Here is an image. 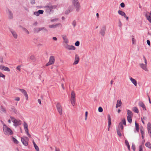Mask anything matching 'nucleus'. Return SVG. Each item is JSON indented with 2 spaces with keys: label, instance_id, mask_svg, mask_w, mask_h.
<instances>
[{
  "label": "nucleus",
  "instance_id": "c9c22d12",
  "mask_svg": "<svg viewBox=\"0 0 151 151\" xmlns=\"http://www.w3.org/2000/svg\"><path fill=\"white\" fill-rule=\"evenodd\" d=\"M23 125L24 129L28 128V125L26 122H24L23 124Z\"/></svg>",
  "mask_w": 151,
  "mask_h": 151
},
{
  "label": "nucleus",
  "instance_id": "680f3d73",
  "mask_svg": "<svg viewBox=\"0 0 151 151\" xmlns=\"http://www.w3.org/2000/svg\"><path fill=\"white\" fill-rule=\"evenodd\" d=\"M61 86H62V88L63 89V90H64L65 89V87H64V86L63 84L62 83L61 84Z\"/></svg>",
  "mask_w": 151,
  "mask_h": 151
},
{
  "label": "nucleus",
  "instance_id": "a19ab883",
  "mask_svg": "<svg viewBox=\"0 0 151 151\" xmlns=\"http://www.w3.org/2000/svg\"><path fill=\"white\" fill-rule=\"evenodd\" d=\"M1 77L3 78L4 79H5V76L2 74V73L0 72V78Z\"/></svg>",
  "mask_w": 151,
  "mask_h": 151
},
{
  "label": "nucleus",
  "instance_id": "4be33fe9",
  "mask_svg": "<svg viewBox=\"0 0 151 151\" xmlns=\"http://www.w3.org/2000/svg\"><path fill=\"white\" fill-rule=\"evenodd\" d=\"M118 13L119 15L122 16L124 17L126 15V14L124 12L120 10H119L118 11Z\"/></svg>",
  "mask_w": 151,
  "mask_h": 151
},
{
  "label": "nucleus",
  "instance_id": "b1692460",
  "mask_svg": "<svg viewBox=\"0 0 151 151\" xmlns=\"http://www.w3.org/2000/svg\"><path fill=\"white\" fill-rule=\"evenodd\" d=\"M11 33L12 34V35L14 37L15 39L17 38V34L14 31H11Z\"/></svg>",
  "mask_w": 151,
  "mask_h": 151
},
{
  "label": "nucleus",
  "instance_id": "09e8293b",
  "mask_svg": "<svg viewBox=\"0 0 151 151\" xmlns=\"http://www.w3.org/2000/svg\"><path fill=\"white\" fill-rule=\"evenodd\" d=\"M72 24L74 26V27H75L76 26V22L75 20H74Z\"/></svg>",
  "mask_w": 151,
  "mask_h": 151
},
{
  "label": "nucleus",
  "instance_id": "37998d69",
  "mask_svg": "<svg viewBox=\"0 0 151 151\" xmlns=\"http://www.w3.org/2000/svg\"><path fill=\"white\" fill-rule=\"evenodd\" d=\"M12 111L14 112L15 114H16L17 113V111L15 108H12Z\"/></svg>",
  "mask_w": 151,
  "mask_h": 151
},
{
  "label": "nucleus",
  "instance_id": "2eb2a0df",
  "mask_svg": "<svg viewBox=\"0 0 151 151\" xmlns=\"http://www.w3.org/2000/svg\"><path fill=\"white\" fill-rule=\"evenodd\" d=\"M79 58L78 56L77 55H76L75 58V61L73 63V65H76L79 62Z\"/></svg>",
  "mask_w": 151,
  "mask_h": 151
},
{
  "label": "nucleus",
  "instance_id": "bf43d9fd",
  "mask_svg": "<svg viewBox=\"0 0 151 151\" xmlns=\"http://www.w3.org/2000/svg\"><path fill=\"white\" fill-rule=\"evenodd\" d=\"M147 44L150 46V40H147Z\"/></svg>",
  "mask_w": 151,
  "mask_h": 151
},
{
  "label": "nucleus",
  "instance_id": "774afa93",
  "mask_svg": "<svg viewBox=\"0 0 151 151\" xmlns=\"http://www.w3.org/2000/svg\"><path fill=\"white\" fill-rule=\"evenodd\" d=\"M55 151H60V150L59 148H56Z\"/></svg>",
  "mask_w": 151,
  "mask_h": 151
},
{
  "label": "nucleus",
  "instance_id": "c03bdc74",
  "mask_svg": "<svg viewBox=\"0 0 151 151\" xmlns=\"http://www.w3.org/2000/svg\"><path fill=\"white\" fill-rule=\"evenodd\" d=\"M39 14H42L43 13L44 11L42 10H40L38 11Z\"/></svg>",
  "mask_w": 151,
  "mask_h": 151
},
{
  "label": "nucleus",
  "instance_id": "4c0bfd02",
  "mask_svg": "<svg viewBox=\"0 0 151 151\" xmlns=\"http://www.w3.org/2000/svg\"><path fill=\"white\" fill-rule=\"evenodd\" d=\"M139 151H143V149L142 145H140L139 148Z\"/></svg>",
  "mask_w": 151,
  "mask_h": 151
},
{
  "label": "nucleus",
  "instance_id": "79ce46f5",
  "mask_svg": "<svg viewBox=\"0 0 151 151\" xmlns=\"http://www.w3.org/2000/svg\"><path fill=\"white\" fill-rule=\"evenodd\" d=\"M88 114V112L87 111H86L85 112V120H87Z\"/></svg>",
  "mask_w": 151,
  "mask_h": 151
},
{
  "label": "nucleus",
  "instance_id": "de8ad7c7",
  "mask_svg": "<svg viewBox=\"0 0 151 151\" xmlns=\"http://www.w3.org/2000/svg\"><path fill=\"white\" fill-rule=\"evenodd\" d=\"M132 149L134 151L135 150V145L134 144H132Z\"/></svg>",
  "mask_w": 151,
  "mask_h": 151
},
{
  "label": "nucleus",
  "instance_id": "13d9d810",
  "mask_svg": "<svg viewBox=\"0 0 151 151\" xmlns=\"http://www.w3.org/2000/svg\"><path fill=\"white\" fill-rule=\"evenodd\" d=\"M15 100H16V101H19L20 100V98L19 97H16L15 99Z\"/></svg>",
  "mask_w": 151,
  "mask_h": 151
},
{
  "label": "nucleus",
  "instance_id": "052dcab7",
  "mask_svg": "<svg viewBox=\"0 0 151 151\" xmlns=\"http://www.w3.org/2000/svg\"><path fill=\"white\" fill-rule=\"evenodd\" d=\"M24 31L26 33H27V34H29V32L28 31L27 29H24Z\"/></svg>",
  "mask_w": 151,
  "mask_h": 151
},
{
  "label": "nucleus",
  "instance_id": "0eeeda50",
  "mask_svg": "<svg viewBox=\"0 0 151 151\" xmlns=\"http://www.w3.org/2000/svg\"><path fill=\"white\" fill-rule=\"evenodd\" d=\"M57 110L60 115H61L63 114L62 107L59 103H58L56 105Z\"/></svg>",
  "mask_w": 151,
  "mask_h": 151
},
{
  "label": "nucleus",
  "instance_id": "f8f14e48",
  "mask_svg": "<svg viewBox=\"0 0 151 151\" xmlns=\"http://www.w3.org/2000/svg\"><path fill=\"white\" fill-rule=\"evenodd\" d=\"M65 48L68 50H75L76 49L75 47L73 45H69L67 44L65 46Z\"/></svg>",
  "mask_w": 151,
  "mask_h": 151
},
{
  "label": "nucleus",
  "instance_id": "338daca9",
  "mask_svg": "<svg viewBox=\"0 0 151 151\" xmlns=\"http://www.w3.org/2000/svg\"><path fill=\"white\" fill-rule=\"evenodd\" d=\"M124 17L126 18L127 20H128L129 17H128L127 16L126 14L125 15V16H124Z\"/></svg>",
  "mask_w": 151,
  "mask_h": 151
},
{
  "label": "nucleus",
  "instance_id": "a211bd4d",
  "mask_svg": "<svg viewBox=\"0 0 151 151\" xmlns=\"http://www.w3.org/2000/svg\"><path fill=\"white\" fill-rule=\"evenodd\" d=\"M122 104V103L121 100H117V103L116 105V108H117L118 107L120 106Z\"/></svg>",
  "mask_w": 151,
  "mask_h": 151
},
{
  "label": "nucleus",
  "instance_id": "20e7f679",
  "mask_svg": "<svg viewBox=\"0 0 151 151\" xmlns=\"http://www.w3.org/2000/svg\"><path fill=\"white\" fill-rule=\"evenodd\" d=\"M76 94L73 91H72L70 95V102L73 106H74L76 101Z\"/></svg>",
  "mask_w": 151,
  "mask_h": 151
},
{
  "label": "nucleus",
  "instance_id": "393cba45",
  "mask_svg": "<svg viewBox=\"0 0 151 151\" xmlns=\"http://www.w3.org/2000/svg\"><path fill=\"white\" fill-rule=\"evenodd\" d=\"M145 16L147 18V20H148L149 22L151 23V18L150 16H148V14H146L145 15Z\"/></svg>",
  "mask_w": 151,
  "mask_h": 151
},
{
  "label": "nucleus",
  "instance_id": "c85d7f7f",
  "mask_svg": "<svg viewBox=\"0 0 151 151\" xmlns=\"http://www.w3.org/2000/svg\"><path fill=\"white\" fill-rule=\"evenodd\" d=\"M132 116H127V119L129 122L131 123L132 122Z\"/></svg>",
  "mask_w": 151,
  "mask_h": 151
},
{
  "label": "nucleus",
  "instance_id": "39448f33",
  "mask_svg": "<svg viewBox=\"0 0 151 151\" xmlns=\"http://www.w3.org/2000/svg\"><path fill=\"white\" fill-rule=\"evenodd\" d=\"M3 129L4 133L7 135H11L13 134L11 129L5 125H4Z\"/></svg>",
  "mask_w": 151,
  "mask_h": 151
},
{
  "label": "nucleus",
  "instance_id": "3c124183",
  "mask_svg": "<svg viewBox=\"0 0 151 151\" xmlns=\"http://www.w3.org/2000/svg\"><path fill=\"white\" fill-rule=\"evenodd\" d=\"M120 6L121 7L124 8L125 6V4L123 3H122L120 4Z\"/></svg>",
  "mask_w": 151,
  "mask_h": 151
},
{
  "label": "nucleus",
  "instance_id": "473e14b6",
  "mask_svg": "<svg viewBox=\"0 0 151 151\" xmlns=\"http://www.w3.org/2000/svg\"><path fill=\"white\" fill-rule=\"evenodd\" d=\"M24 130H25V131L26 133H27V134L28 135V136L29 137H31V136H30V134L29 133L28 128H27V129H24Z\"/></svg>",
  "mask_w": 151,
  "mask_h": 151
},
{
  "label": "nucleus",
  "instance_id": "4d7b16f0",
  "mask_svg": "<svg viewBox=\"0 0 151 151\" xmlns=\"http://www.w3.org/2000/svg\"><path fill=\"white\" fill-rule=\"evenodd\" d=\"M125 143L126 145H127V146H129V143L127 140H126L125 141Z\"/></svg>",
  "mask_w": 151,
  "mask_h": 151
},
{
  "label": "nucleus",
  "instance_id": "9d476101",
  "mask_svg": "<svg viewBox=\"0 0 151 151\" xmlns=\"http://www.w3.org/2000/svg\"><path fill=\"white\" fill-rule=\"evenodd\" d=\"M0 69L1 70H4L6 71L9 72L10 71V69L8 67H5L3 65H0Z\"/></svg>",
  "mask_w": 151,
  "mask_h": 151
},
{
  "label": "nucleus",
  "instance_id": "864d4df0",
  "mask_svg": "<svg viewBox=\"0 0 151 151\" xmlns=\"http://www.w3.org/2000/svg\"><path fill=\"white\" fill-rule=\"evenodd\" d=\"M64 40L65 41V42L66 43V44H67L68 43V39L67 38H64Z\"/></svg>",
  "mask_w": 151,
  "mask_h": 151
},
{
  "label": "nucleus",
  "instance_id": "dca6fc26",
  "mask_svg": "<svg viewBox=\"0 0 151 151\" xmlns=\"http://www.w3.org/2000/svg\"><path fill=\"white\" fill-rule=\"evenodd\" d=\"M43 29H45V31H47L46 29H45L43 27L41 28H36L34 29V32L36 33H37L40 31V30H41Z\"/></svg>",
  "mask_w": 151,
  "mask_h": 151
},
{
  "label": "nucleus",
  "instance_id": "9b49d317",
  "mask_svg": "<svg viewBox=\"0 0 151 151\" xmlns=\"http://www.w3.org/2000/svg\"><path fill=\"white\" fill-rule=\"evenodd\" d=\"M19 91L25 96L26 100H27L28 96L26 91L23 89H19Z\"/></svg>",
  "mask_w": 151,
  "mask_h": 151
},
{
  "label": "nucleus",
  "instance_id": "a18cd8bd",
  "mask_svg": "<svg viewBox=\"0 0 151 151\" xmlns=\"http://www.w3.org/2000/svg\"><path fill=\"white\" fill-rule=\"evenodd\" d=\"M119 26L121 27H122V24L120 20H119L118 23Z\"/></svg>",
  "mask_w": 151,
  "mask_h": 151
},
{
  "label": "nucleus",
  "instance_id": "4468645a",
  "mask_svg": "<svg viewBox=\"0 0 151 151\" xmlns=\"http://www.w3.org/2000/svg\"><path fill=\"white\" fill-rule=\"evenodd\" d=\"M129 79L132 83L134 85L137 87V81L134 79L133 78L131 77L129 78Z\"/></svg>",
  "mask_w": 151,
  "mask_h": 151
},
{
  "label": "nucleus",
  "instance_id": "6ab92c4d",
  "mask_svg": "<svg viewBox=\"0 0 151 151\" xmlns=\"http://www.w3.org/2000/svg\"><path fill=\"white\" fill-rule=\"evenodd\" d=\"M139 105L140 106L142 107L143 108V109L144 110H146V109L145 107V104H144L142 102H140L139 103Z\"/></svg>",
  "mask_w": 151,
  "mask_h": 151
},
{
  "label": "nucleus",
  "instance_id": "412c9836",
  "mask_svg": "<svg viewBox=\"0 0 151 151\" xmlns=\"http://www.w3.org/2000/svg\"><path fill=\"white\" fill-rule=\"evenodd\" d=\"M108 127L110 128V126L111 124V119L110 116L109 115L108 116Z\"/></svg>",
  "mask_w": 151,
  "mask_h": 151
},
{
  "label": "nucleus",
  "instance_id": "ea45409f",
  "mask_svg": "<svg viewBox=\"0 0 151 151\" xmlns=\"http://www.w3.org/2000/svg\"><path fill=\"white\" fill-rule=\"evenodd\" d=\"M21 65H18V66H17V67L16 68L19 72H20L21 71Z\"/></svg>",
  "mask_w": 151,
  "mask_h": 151
},
{
  "label": "nucleus",
  "instance_id": "7c9ffc66",
  "mask_svg": "<svg viewBox=\"0 0 151 151\" xmlns=\"http://www.w3.org/2000/svg\"><path fill=\"white\" fill-rule=\"evenodd\" d=\"M30 59L33 61H35L36 60V58L35 56L34 55H31L30 57Z\"/></svg>",
  "mask_w": 151,
  "mask_h": 151
},
{
  "label": "nucleus",
  "instance_id": "e2e57ef3",
  "mask_svg": "<svg viewBox=\"0 0 151 151\" xmlns=\"http://www.w3.org/2000/svg\"><path fill=\"white\" fill-rule=\"evenodd\" d=\"M38 102L40 104H41V101L40 99H38Z\"/></svg>",
  "mask_w": 151,
  "mask_h": 151
},
{
  "label": "nucleus",
  "instance_id": "69168bd1",
  "mask_svg": "<svg viewBox=\"0 0 151 151\" xmlns=\"http://www.w3.org/2000/svg\"><path fill=\"white\" fill-rule=\"evenodd\" d=\"M141 132L142 135H144V132L143 131L141 130Z\"/></svg>",
  "mask_w": 151,
  "mask_h": 151
},
{
  "label": "nucleus",
  "instance_id": "7ed1b4c3",
  "mask_svg": "<svg viewBox=\"0 0 151 151\" xmlns=\"http://www.w3.org/2000/svg\"><path fill=\"white\" fill-rule=\"evenodd\" d=\"M124 127L122 123H120L119 125L118 128L117 129V134L119 137H121L122 134L123 133Z\"/></svg>",
  "mask_w": 151,
  "mask_h": 151
},
{
  "label": "nucleus",
  "instance_id": "bb28decb",
  "mask_svg": "<svg viewBox=\"0 0 151 151\" xmlns=\"http://www.w3.org/2000/svg\"><path fill=\"white\" fill-rule=\"evenodd\" d=\"M127 114L128 116H133V113L132 112L129 110L127 111Z\"/></svg>",
  "mask_w": 151,
  "mask_h": 151
},
{
  "label": "nucleus",
  "instance_id": "ddd939ff",
  "mask_svg": "<svg viewBox=\"0 0 151 151\" xmlns=\"http://www.w3.org/2000/svg\"><path fill=\"white\" fill-rule=\"evenodd\" d=\"M106 26H104L102 27L100 31V33L101 35L103 36H104L105 35L106 31Z\"/></svg>",
  "mask_w": 151,
  "mask_h": 151
},
{
  "label": "nucleus",
  "instance_id": "0e129e2a",
  "mask_svg": "<svg viewBox=\"0 0 151 151\" xmlns=\"http://www.w3.org/2000/svg\"><path fill=\"white\" fill-rule=\"evenodd\" d=\"M52 39L55 41H56L57 40V38L55 37H53Z\"/></svg>",
  "mask_w": 151,
  "mask_h": 151
},
{
  "label": "nucleus",
  "instance_id": "f704fd0d",
  "mask_svg": "<svg viewBox=\"0 0 151 151\" xmlns=\"http://www.w3.org/2000/svg\"><path fill=\"white\" fill-rule=\"evenodd\" d=\"M13 141L16 144H18L19 143L18 141L17 140V139H15L14 137H13L12 138Z\"/></svg>",
  "mask_w": 151,
  "mask_h": 151
},
{
  "label": "nucleus",
  "instance_id": "c756f323",
  "mask_svg": "<svg viewBox=\"0 0 151 151\" xmlns=\"http://www.w3.org/2000/svg\"><path fill=\"white\" fill-rule=\"evenodd\" d=\"M135 125L136 129L137 132H138L139 130V127L138 124L136 122H135Z\"/></svg>",
  "mask_w": 151,
  "mask_h": 151
},
{
  "label": "nucleus",
  "instance_id": "72a5a7b5",
  "mask_svg": "<svg viewBox=\"0 0 151 151\" xmlns=\"http://www.w3.org/2000/svg\"><path fill=\"white\" fill-rule=\"evenodd\" d=\"M147 130L151 129V124L149 122L147 124Z\"/></svg>",
  "mask_w": 151,
  "mask_h": 151
},
{
  "label": "nucleus",
  "instance_id": "e433bc0d",
  "mask_svg": "<svg viewBox=\"0 0 151 151\" xmlns=\"http://www.w3.org/2000/svg\"><path fill=\"white\" fill-rule=\"evenodd\" d=\"M122 123V124H123L124 125H126V121L125 119H123L122 120V122H121Z\"/></svg>",
  "mask_w": 151,
  "mask_h": 151
},
{
  "label": "nucleus",
  "instance_id": "49530a36",
  "mask_svg": "<svg viewBox=\"0 0 151 151\" xmlns=\"http://www.w3.org/2000/svg\"><path fill=\"white\" fill-rule=\"evenodd\" d=\"M79 44H80L79 42L78 41H77V42H76L75 45L76 46H79Z\"/></svg>",
  "mask_w": 151,
  "mask_h": 151
},
{
  "label": "nucleus",
  "instance_id": "603ef678",
  "mask_svg": "<svg viewBox=\"0 0 151 151\" xmlns=\"http://www.w3.org/2000/svg\"><path fill=\"white\" fill-rule=\"evenodd\" d=\"M34 14L37 16H39V13L38 12H35L34 13Z\"/></svg>",
  "mask_w": 151,
  "mask_h": 151
},
{
  "label": "nucleus",
  "instance_id": "2f4dec72",
  "mask_svg": "<svg viewBox=\"0 0 151 151\" xmlns=\"http://www.w3.org/2000/svg\"><path fill=\"white\" fill-rule=\"evenodd\" d=\"M58 26V24H52L51 25H50L49 26V27L50 28H55Z\"/></svg>",
  "mask_w": 151,
  "mask_h": 151
},
{
  "label": "nucleus",
  "instance_id": "6e6552de",
  "mask_svg": "<svg viewBox=\"0 0 151 151\" xmlns=\"http://www.w3.org/2000/svg\"><path fill=\"white\" fill-rule=\"evenodd\" d=\"M55 61V57L53 56H51L50 57L49 62L46 63V66H48L54 63Z\"/></svg>",
  "mask_w": 151,
  "mask_h": 151
},
{
  "label": "nucleus",
  "instance_id": "5fc2aeb1",
  "mask_svg": "<svg viewBox=\"0 0 151 151\" xmlns=\"http://www.w3.org/2000/svg\"><path fill=\"white\" fill-rule=\"evenodd\" d=\"M149 134L151 137V129L148 130Z\"/></svg>",
  "mask_w": 151,
  "mask_h": 151
},
{
  "label": "nucleus",
  "instance_id": "cd10ccee",
  "mask_svg": "<svg viewBox=\"0 0 151 151\" xmlns=\"http://www.w3.org/2000/svg\"><path fill=\"white\" fill-rule=\"evenodd\" d=\"M133 111L135 112L138 113L139 112L138 109L137 107H135L132 108Z\"/></svg>",
  "mask_w": 151,
  "mask_h": 151
},
{
  "label": "nucleus",
  "instance_id": "5701e85b",
  "mask_svg": "<svg viewBox=\"0 0 151 151\" xmlns=\"http://www.w3.org/2000/svg\"><path fill=\"white\" fill-rule=\"evenodd\" d=\"M34 147L35 149L37 151H40L39 149L38 146L37 145L35 144L34 141H33V142Z\"/></svg>",
  "mask_w": 151,
  "mask_h": 151
},
{
  "label": "nucleus",
  "instance_id": "a878e982",
  "mask_svg": "<svg viewBox=\"0 0 151 151\" xmlns=\"http://www.w3.org/2000/svg\"><path fill=\"white\" fill-rule=\"evenodd\" d=\"M145 146L151 149V144L149 142H146L145 144Z\"/></svg>",
  "mask_w": 151,
  "mask_h": 151
},
{
  "label": "nucleus",
  "instance_id": "1a4fd4ad",
  "mask_svg": "<svg viewBox=\"0 0 151 151\" xmlns=\"http://www.w3.org/2000/svg\"><path fill=\"white\" fill-rule=\"evenodd\" d=\"M21 140L22 143L25 146L27 145L28 144V138L26 137H23L21 138Z\"/></svg>",
  "mask_w": 151,
  "mask_h": 151
},
{
  "label": "nucleus",
  "instance_id": "aec40b11",
  "mask_svg": "<svg viewBox=\"0 0 151 151\" xmlns=\"http://www.w3.org/2000/svg\"><path fill=\"white\" fill-rule=\"evenodd\" d=\"M0 111L1 113H5L6 112V110L4 107L1 106L0 107Z\"/></svg>",
  "mask_w": 151,
  "mask_h": 151
},
{
  "label": "nucleus",
  "instance_id": "f3484780",
  "mask_svg": "<svg viewBox=\"0 0 151 151\" xmlns=\"http://www.w3.org/2000/svg\"><path fill=\"white\" fill-rule=\"evenodd\" d=\"M73 9V8L72 6L69 7L68 9L66 10L65 12V13L67 14H68L70 12H71Z\"/></svg>",
  "mask_w": 151,
  "mask_h": 151
},
{
  "label": "nucleus",
  "instance_id": "58836bf2",
  "mask_svg": "<svg viewBox=\"0 0 151 151\" xmlns=\"http://www.w3.org/2000/svg\"><path fill=\"white\" fill-rule=\"evenodd\" d=\"M98 111L100 112H102L103 111L102 108L101 107H99L98 108Z\"/></svg>",
  "mask_w": 151,
  "mask_h": 151
},
{
  "label": "nucleus",
  "instance_id": "6e6d98bb",
  "mask_svg": "<svg viewBox=\"0 0 151 151\" xmlns=\"http://www.w3.org/2000/svg\"><path fill=\"white\" fill-rule=\"evenodd\" d=\"M0 62L2 63H3V59L2 57L0 58Z\"/></svg>",
  "mask_w": 151,
  "mask_h": 151
},
{
  "label": "nucleus",
  "instance_id": "423d86ee",
  "mask_svg": "<svg viewBox=\"0 0 151 151\" xmlns=\"http://www.w3.org/2000/svg\"><path fill=\"white\" fill-rule=\"evenodd\" d=\"M72 3L73 6L75 8L76 11L78 12L80 8V6L78 0H72Z\"/></svg>",
  "mask_w": 151,
  "mask_h": 151
},
{
  "label": "nucleus",
  "instance_id": "f03ea898",
  "mask_svg": "<svg viewBox=\"0 0 151 151\" xmlns=\"http://www.w3.org/2000/svg\"><path fill=\"white\" fill-rule=\"evenodd\" d=\"M143 59L144 60L145 63H140L139 64V66L141 68L144 70L145 71H148V70L147 65V61L146 58L144 56H143Z\"/></svg>",
  "mask_w": 151,
  "mask_h": 151
},
{
  "label": "nucleus",
  "instance_id": "f257e3e1",
  "mask_svg": "<svg viewBox=\"0 0 151 151\" xmlns=\"http://www.w3.org/2000/svg\"><path fill=\"white\" fill-rule=\"evenodd\" d=\"M10 119L12 122L13 123V125L15 127H17L21 124L22 122L19 119H16L14 117L10 116Z\"/></svg>",
  "mask_w": 151,
  "mask_h": 151
},
{
  "label": "nucleus",
  "instance_id": "8fccbe9b",
  "mask_svg": "<svg viewBox=\"0 0 151 151\" xmlns=\"http://www.w3.org/2000/svg\"><path fill=\"white\" fill-rule=\"evenodd\" d=\"M132 44H135V40L134 37L132 38Z\"/></svg>",
  "mask_w": 151,
  "mask_h": 151
}]
</instances>
